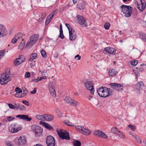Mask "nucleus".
I'll return each instance as SVG.
<instances>
[{"label": "nucleus", "instance_id": "nucleus-10", "mask_svg": "<svg viewBox=\"0 0 146 146\" xmlns=\"http://www.w3.org/2000/svg\"><path fill=\"white\" fill-rule=\"evenodd\" d=\"M46 142L48 146H54L55 145V139L52 136H48L46 138Z\"/></svg>", "mask_w": 146, "mask_h": 146}, {"label": "nucleus", "instance_id": "nucleus-42", "mask_svg": "<svg viewBox=\"0 0 146 146\" xmlns=\"http://www.w3.org/2000/svg\"><path fill=\"white\" fill-rule=\"evenodd\" d=\"M41 53L42 57H46V52L44 50H41Z\"/></svg>", "mask_w": 146, "mask_h": 146}, {"label": "nucleus", "instance_id": "nucleus-38", "mask_svg": "<svg viewBox=\"0 0 146 146\" xmlns=\"http://www.w3.org/2000/svg\"><path fill=\"white\" fill-rule=\"evenodd\" d=\"M18 59L20 61H22V62H24L25 60V58L24 56L22 55H20L19 56Z\"/></svg>", "mask_w": 146, "mask_h": 146}, {"label": "nucleus", "instance_id": "nucleus-23", "mask_svg": "<svg viewBox=\"0 0 146 146\" xmlns=\"http://www.w3.org/2000/svg\"><path fill=\"white\" fill-rule=\"evenodd\" d=\"M117 72L114 69H110L109 70L108 74L110 76H115L117 74Z\"/></svg>", "mask_w": 146, "mask_h": 146}, {"label": "nucleus", "instance_id": "nucleus-41", "mask_svg": "<svg viewBox=\"0 0 146 146\" xmlns=\"http://www.w3.org/2000/svg\"><path fill=\"white\" fill-rule=\"evenodd\" d=\"M110 26V24L108 22L106 23L104 25V27L106 29H109Z\"/></svg>", "mask_w": 146, "mask_h": 146}, {"label": "nucleus", "instance_id": "nucleus-17", "mask_svg": "<svg viewBox=\"0 0 146 146\" xmlns=\"http://www.w3.org/2000/svg\"><path fill=\"white\" fill-rule=\"evenodd\" d=\"M26 142L27 140L25 137L24 136H21L18 139L17 144L19 145H23L26 143Z\"/></svg>", "mask_w": 146, "mask_h": 146}, {"label": "nucleus", "instance_id": "nucleus-4", "mask_svg": "<svg viewBox=\"0 0 146 146\" xmlns=\"http://www.w3.org/2000/svg\"><path fill=\"white\" fill-rule=\"evenodd\" d=\"M76 19L78 23L83 27H86L88 25V21L83 17L79 15L76 16Z\"/></svg>", "mask_w": 146, "mask_h": 146}, {"label": "nucleus", "instance_id": "nucleus-64", "mask_svg": "<svg viewBox=\"0 0 146 146\" xmlns=\"http://www.w3.org/2000/svg\"><path fill=\"white\" fill-rule=\"evenodd\" d=\"M36 88H35L34 89L33 91H31V93L32 94H35L36 92Z\"/></svg>", "mask_w": 146, "mask_h": 146}, {"label": "nucleus", "instance_id": "nucleus-51", "mask_svg": "<svg viewBox=\"0 0 146 146\" xmlns=\"http://www.w3.org/2000/svg\"><path fill=\"white\" fill-rule=\"evenodd\" d=\"M69 7V5L68 4L66 5H64L62 8H61V9L63 10H64L65 9H68Z\"/></svg>", "mask_w": 146, "mask_h": 146}, {"label": "nucleus", "instance_id": "nucleus-24", "mask_svg": "<svg viewBox=\"0 0 146 146\" xmlns=\"http://www.w3.org/2000/svg\"><path fill=\"white\" fill-rule=\"evenodd\" d=\"M44 120L50 121L54 119L53 116L51 115H48L45 114Z\"/></svg>", "mask_w": 146, "mask_h": 146}, {"label": "nucleus", "instance_id": "nucleus-58", "mask_svg": "<svg viewBox=\"0 0 146 146\" xmlns=\"http://www.w3.org/2000/svg\"><path fill=\"white\" fill-rule=\"evenodd\" d=\"M38 78H39V81H41L42 79L45 80L47 79V77L46 76H44L41 77H38Z\"/></svg>", "mask_w": 146, "mask_h": 146}, {"label": "nucleus", "instance_id": "nucleus-27", "mask_svg": "<svg viewBox=\"0 0 146 146\" xmlns=\"http://www.w3.org/2000/svg\"><path fill=\"white\" fill-rule=\"evenodd\" d=\"M73 144L74 146H81V143L79 141L74 140L73 141Z\"/></svg>", "mask_w": 146, "mask_h": 146}, {"label": "nucleus", "instance_id": "nucleus-13", "mask_svg": "<svg viewBox=\"0 0 146 146\" xmlns=\"http://www.w3.org/2000/svg\"><path fill=\"white\" fill-rule=\"evenodd\" d=\"M69 39L70 40L73 41L76 39L77 37L76 33V31L71 28V31L69 30Z\"/></svg>", "mask_w": 146, "mask_h": 146}, {"label": "nucleus", "instance_id": "nucleus-40", "mask_svg": "<svg viewBox=\"0 0 146 146\" xmlns=\"http://www.w3.org/2000/svg\"><path fill=\"white\" fill-rule=\"evenodd\" d=\"M64 123L65 124H66L67 125L71 126H74V125L72 123L66 120L64 121Z\"/></svg>", "mask_w": 146, "mask_h": 146}, {"label": "nucleus", "instance_id": "nucleus-12", "mask_svg": "<svg viewBox=\"0 0 146 146\" xmlns=\"http://www.w3.org/2000/svg\"><path fill=\"white\" fill-rule=\"evenodd\" d=\"M110 86L112 88H113L118 91H120L123 90V87L122 85L117 83H111Z\"/></svg>", "mask_w": 146, "mask_h": 146}, {"label": "nucleus", "instance_id": "nucleus-52", "mask_svg": "<svg viewBox=\"0 0 146 146\" xmlns=\"http://www.w3.org/2000/svg\"><path fill=\"white\" fill-rule=\"evenodd\" d=\"M137 70V69H135L133 70L136 76H139L140 75V74L138 72V70Z\"/></svg>", "mask_w": 146, "mask_h": 146}, {"label": "nucleus", "instance_id": "nucleus-9", "mask_svg": "<svg viewBox=\"0 0 146 146\" xmlns=\"http://www.w3.org/2000/svg\"><path fill=\"white\" fill-rule=\"evenodd\" d=\"M85 86L86 89L90 91V93L94 94V89L92 82L90 81H87L85 83Z\"/></svg>", "mask_w": 146, "mask_h": 146}, {"label": "nucleus", "instance_id": "nucleus-2", "mask_svg": "<svg viewBox=\"0 0 146 146\" xmlns=\"http://www.w3.org/2000/svg\"><path fill=\"white\" fill-rule=\"evenodd\" d=\"M121 12L125 14V17H130L132 13L133 8L129 6L123 5L120 6Z\"/></svg>", "mask_w": 146, "mask_h": 146}, {"label": "nucleus", "instance_id": "nucleus-25", "mask_svg": "<svg viewBox=\"0 0 146 146\" xmlns=\"http://www.w3.org/2000/svg\"><path fill=\"white\" fill-rule=\"evenodd\" d=\"M91 132V131L90 130L85 129L84 127V129L82 133L83 134L87 135H89L90 134Z\"/></svg>", "mask_w": 146, "mask_h": 146}, {"label": "nucleus", "instance_id": "nucleus-56", "mask_svg": "<svg viewBox=\"0 0 146 146\" xmlns=\"http://www.w3.org/2000/svg\"><path fill=\"white\" fill-rule=\"evenodd\" d=\"M59 37L62 39L64 38V36L63 34V31H62L61 33V32L60 31Z\"/></svg>", "mask_w": 146, "mask_h": 146}, {"label": "nucleus", "instance_id": "nucleus-1", "mask_svg": "<svg viewBox=\"0 0 146 146\" xmlns=\"http://www.w3.org/2000/svg\"><path fill=\"white\" fill-rule=\"evenodd\" d=\"M111 89L106 87H101L99 88L97 92L99 96L101 97L106 98L110 95Z\"/></svg>", "mask_w": 146, "mask_h": 146}, {"label": "nucleus", "instance_id": "nucleus-35", "mask_svg": "<svg viewBox=\"0 0 146 146\" xmlns=\"http://www.w3.org/2000/svg\"><path fill=\"white\" fill-rule=\"evenodd\" d=\"M52 18L50 17L49 16L47 18L45 24L46 25H48L50 21H51Z\"/></svg>", "mask_w": 146, "mask_h": 146}, {"label": "nucleus", "instance_id": "nucleus-28", "mask_svg": "<svg viewBox=\"0 0 146 146\" xmlns=\"http://www.w3.org/2000/svg\"><path fill=\"white\" fill-rule=\"evenodd\" d=\"M22 63V61H20L18 58H16L14 61V65L15 66H17Z\"/></svg>", "mask_w": 146, "mask_h": 146}, {"label": "nucleus", "instance_id": "nucleus-45", "mask_svg": "<svg viewBox=\"0 0 146 146\" xmlns=\"http://www.w3.org/2000/svg\"><path fill=\"white\" fill-rule=\"evenodd\" d=\"M15 96L18 98H22L24 97V96L22 95V93H17Z\"/></svg>", "mask_w": 146, "mask_h": 146}, {"label": "nucleus", "instance_id": "nucleus-37", "mask_svg": "<svg viewBox=\"0 0 146 146\" xmlns=\"http://www.w3.org/2000/svg\"><path fill=\"white\" fill-rule=\"evenodd\" d=\"M101 132V131H96L94 132V135H96L99 137H100Z\"/></svg>", "mask_w": 146, "mask_h": 146}, {"label": "nucleus", "instance_id": "nucleus-8", "mask_svg": "<svg viewBox=\"0 0 146 146\" xmlns=\"http://www.w3.org/2000/svg\"><path fill=\"white\" fill-rule=\"evenodd\" d=\"M144 0H137V2L135 3V5L137 6V8L140 11H142L145 7L146 4Z\"/></svg>", "mask_w": 146, "mask_h": 146}, {"label": "nucleus", "instance_id": "nucleus-3", "mask_svg": "<svg viewBox=\"0 0 146 146\" xmlns=\"http://www.w3.org/2000/svg\"><path fill=\"white\" fill-rule=\"evenodd\" d=\"M39 35L38 34H35L32 35L30 38L25 48H29L31 47L35 44L38 39Z\"/></svg>", "mask_w": 146, "mask_h": 146}, {"label": "nucleus", "instance_id": "nucleus-34", "mask_svg": "<svg viewBox=\"0 0 146 146\" xmlns=\"http://www.w3.org/2000/svg\"><path fill=\"white\" fill-rule=\"evenodd\" d=\"M117 135L121 138L124 139L125 137L123 133L122 132H120L119 131H118V132L117 133Z\"/></svg>", "mask_w": 146, "mask_h": 146}, {"label": "nucleus", "instance_id": "nucleus-15", "mask_svg": "<svg viewBox=\"0 0 146 146\" xmlns=\"http://www.w3.org/2000/svg\"><path fill=\"white\" fill-rule=\"evenodd\" d=\"M64 100L66 103L74 106H76L78 104L76 101L68 97H65Z\"/></svg>", "mask_w": 146, "mask_h": 146}, {"label": "nucleus", "instance_id": "nucleus-31", "mask_svg": "<svg viewBox=\"0 0 146 146\" xmlns=\"http://www.w3.org/2000/svg\"><path fill=\"white\" fill-rule=\"evenodd\" d=\"M119 130L118 128L116 127H113L111 128V131L112 133L116 134Z\"/></svg>", "mask_w": 146, "mask_h": 146}, {"label": "nucleus", "instance_id": "nucleus-43", "mask_svg": "<svg viewBox=\"0 0 146 146\" xmlns=\"http://www.w3.org/2000/svg\"><path fill=\"white\" fill-rule=\"evenodd\" d=\"M5 50H1L0 51V56L2 58L5 54Z\"/></svg>", "mask_w": 146, "mask_h": 146}, {"label": "nucleus", "instance_id": "nucleus-39", "mask_svg": "<svg viewBox=\"0 0 146 146\" xmlns=\"http://www.w3.org/2000/svg\"><path fill=\"white\" fill-rule=\"evenodd\" d=\"M100 137L106 139L108 138V136L106 134L101 131Z\"/></svg>", "mask_w": 146, "mask_h": 146}, {"label": "nucleus", "instance_id": "nucleus-49", "mask_svg": "<svg viewBox=\"0 0 146 146\" xmlns=\"http://www.w3.org/2000/svg\"><path fill=\"white\" fill-rule=\"evenodd\" d=\"M56 11V10H54L50 14L49 16L53 18L55 14V12Z\"/></svg>", "mask_w": 146, "mask_h": 146}, {"label": "nucleus", "instance_id": "nucleus-57", "mask_svg": "<svg viewBox=\"0 0 146 146\" xmlns=\"http://www.w3.org/2000/svg\"><path fill=\"white\" fill-rule=\"evenodd\" d=\"M17 39L15 36L12 39L11 42L13 44L17 42Z\"/></svg>", "mask_w": 146, "mask_h": 146}, {"label": "nucleus", "instance_id": "nucleus-62", "mask_svg": "<svg viewBox=\"0 0 146 146\" xmlns=\"http://www.w3.org/2000/svg\"><path fill=\"white\" fill-rule=\"evenodd\" d=\"M32 81L33 82H37L39 81H40L39 80V78L38 77L37 79H33L32 80Z\"/></svg>", "mask_w": 146, "mask_h": 146}, {"label": "nucleus", "instance_id": "nucleus-7", "mask_svg": "<svg viewBox=\"0 0 146 146\" xmlns=\"http://www.w3.org/2000/svg\"><path fill=\"white\" fill-rule=\"evenodd\" d=\"M31 129L36 136L40 134L43 131L42 129L40 127L35 125H32Z\"/></svg>", "mask_w": 146, "mask_h": 146}, {"label": "nucleus", "instance_id": "nucleus-55", "mask_svg": "<svg viewBox=\"0 0 146 146\" xmlns=\"http://www.w3.org/2000/svg\"><path fill=\"white\" fill-rule=\"evenodd\" d=\"M25 106L23 105H21L20 104L19 108V110H25Z\"/></svg>", "mask_w": 146, "mask_h": 146}, {"label": "nucleus", "instance_id": "nucleus-21", "mask_svg": "<svg viewBox=\"0 0 146 146\" xmlns=\"http://www.w3.org/2000/svg\"><path fill=\"white\" fill-rule=\"evenodd\" d=\"M104 50L111 54H115V50L113 48L106 47L104 48Z\"/></svg>", "mask_w": 146, "mask_h": 146}, {"label": "nucleus", "instance_id": "nucleus-46", "mask_svg": "<svg viewBox=\"0 0 146 146\" xmlns=\"http://www.w3.org/2000/svg\"><path fill=\"white\" fill-rule=\"evenodd\" d=\"M138 63V61L137 60L132 61L131 62V64L133 66H135Z\"/></svg>", "mask_w": 146, "mask_h": 146}, {"label": "nucleus", "instance_id": "nucleus-30", "mask_svg": "<svg viewBox=\"0 0 146 146\" xmlns=\"http://www.w3.org/2000/svg\"><path fill=\"white\" fill-rule=\"evenodd\" d=\"M76 130L79 132L82 133L84 129V127L82 126L77 125L75 127Z\"/></svg>", "mask_w": 146, "mask_h": 146}, {"label": "nucleus", "instance_id": "nucleus-60", "mask_svg": "<svg viewBox=\"0 0 146 146\" xmlns=\"http://www.w3.org/2000/svg\"><path fill=\"white\" fill-rule=\"evenodd\" d=\"M22 102L23 104H24L29 106V104L28 102L26 100H23L22 101Z\"/></svg>", "mask_w": 146, "mask_h": 146}, {"label": "nucleus", "instance_id": "nucleus-32", "mask_svg": "<svg viewBox=\"0 0 146 146\" xmlns=\"http://www.w3.org/2000/svg\"><path fill=\"white\" fill-rule=\"evenodd\" d=\"M132 136L135 139V141L138 143H141V139L139 137L137 136L136 135H132Z\"/></svg>", "mask_w": 146, "mask_h": 146}, {"label": "nucleus", "instance_id": "nucleus-48", "mask_svg": "<svg viewBox=\"0 0 146 146\" xmlns=\"http://www.w3.org/2000/svg\"><path fill=\"white\" fill-rule=\"evenodd\" d=\"M28 93V91L26 89L24 90L23 92H22V95L24 96V97Z\"/></svg>", "mask_w": 146, "mask_h": 146}, {"label": "nucleus", "instance_id": "nucleus-63", "mask_svg": "<svg viewBox=\"0 0 146 146\" xmlns=\"http://www.w3.org/2000/svg\"><path fill=\"white\" fill-rule=\"evenodd\" d=\"M78 58L77 60H80L81 57L79 54H77L75 56L74 58Z\"/></svg>", "mask_w": 146, "mask_h": 146}, {"label": "nucleus", "instance_id": "nucleus-22", "mask_svg": "<svg viewBox=\"0 0 146 146\" xmlns=\"http://www.w3.org/2000/svg\"><path fill=\"white\" fill-rule=\"evenodd\" d=\"M37 56V54L36 53H34L31 54L29 56V61L30 62L33 61L36 58Z\"/></svg>", "mask_w": 146, "mask_h": 146}, {"label": "nucleus", "instance_id": "nucleus-50", "mask_svg": "<svg viewBox=\"0 0 146 146\" xmlns=\"http://www.w3.org/2000/svg\"><path fill=\"white\" fill-rule=\"evenodd\" d=\"M15 91L17 93H22V91L21 89L18 87H17L16 88Z\"/></svg>", "mask_w": 146, "mask_h": 146}, {"label": "nucleus", "instance_id": "nucleus-18", "mask_svg": "<svg viewBox=\"0 0 146 146\" xmlns=\"http://www.w3.org/2000/svg\"><path fill=\"white\" fill-rule=\"evenodd\" d=\"M49 90L51 95L53 97H55L56 95V93L54 85L53 84H49Z\"/></svg>", "mask_w": 146, "mask_h": 146}, {"label": "nucleus", "instance_id": "nucleus-20", "mask_svg": "<svg viewBox=\"0 0 146 146\" xmlns=\"http://www.w3.org/2000/svg\"><path fill=\"white\" fill-rule=\"evenodd\" d=\"M16 117L19 118L23 120H25L27 121H31L32 119L30 117H29L28 115H19L16 116Z\"/></svg>", "mask_w": 146, "mask_h": 146}, {"label": "nucleus", "instance_id": "nucleus-36", "mask_svg": "<svg viewBox=\"0 0 146 146\" xmlns=\"http://www.w3.org/2000/svg\"><path fill=\"white\" fill-rule=\"evenodd\" d=\"M23 35L22 33H17L15 35V37L17 39H20L22 38Z\"/></svg>", "mask_w": 146, "mask_h": 146}, {"label": "nucleus", "instance_id": "nucleus-47", "mask_svg": "<svg viewBox=\"0 0 146 146\" xmlns=\"http://www.w3.org/2000/svg\"><path fill=\"white\" fill-rule=\"evenodd\" d=\"M24 45L25 44L23 42H21L19 46V49L22 50L23 48Z\"/></svg>", "mask_w": 146, "mask_h": 146}, {"label": "nucleus", "instance_id": "nucleus-59", "mask_svg": "<svg viewBox=\"0 0 146 146\" xmlns=\"http://www.w3.org/2000/svg\"><path fill=\"white\" fill-rule=\"evenodd\" d=\"M46 15V14L45 12H43L42 13L41 17L42 19H44L45 18V16Z\"/></svg>", "mask_w": 146, "mask_h": 146}, {"label": "nucleus", "instance_id": "nucleus-29", "mask_svg": "<svg viewBox=\"0 0 146 146\" xmlns=\"http://www.w3.org/2000/svg\"><path fill=\"white\" fill-rule=\"evenodd\" d=\"M139 35L142 39L146 42V34L143 33H140Z\"/></svg>", "mask_w": 146, "mask_h": 146}, {"label": "nucleus", "instance_id": "nucleus-54", "mask_svg": "<svg viewBox=\"0 0 146 146\" xmlns=\"http://www.w3.org/2000/svg\"><path fill=\"white\" fill-rule=\"evenodd\" d=\"M13 131H11L13 133H15L17 132L18 131H19L20 130V128H17L16 129L15 128H14L13 129Z\"/></svg>", "mask_w": 146, "mask_h": 146}, {"label": "nucleus", "instance_id": "nucleus-16", "mask_svg": "<svg viewBox=\"0 0 146 146\" xmlns=\"http://www.w3.org/2000/svg\"><path fill=\"white\" fill-rule=\"evenodd\" d=\"M7 34V31L5 27L0 24V37H2Z\"/></svg>", "mask_w": 146, "mask_h": 146}, {"label": "nucleus", "instance_id": "nucleus-6", "mask_svg": "<svg viewBox=\"0 0 146 146\" xmlns=\"http://www.w3.org/2000/svg\"><path fill=\"white\" fill-rule=\"evenodd\" d=\"M1 78L0 84L1 85L7 84L10 80L9 76L6 73L3 74L1 75Z\"/></svg>", "mask_w": 146, "mask_h": 146}, {"label": "nucleus", "instance_id": "nucleus-11", "mask_svg": "<svg viewBox=\"0 0 146 146\" xmlns=\"http://www.w3.org/2000/svg\"><path fill=\"white\" fill-rule=\"evenodd\" d=\"M144 84L142 81H140L137 83L136 85V92L138 94H140V90H141L144 87Z\"/></svg>", "mask_w": 146, "mask_h": 146}, {"label": "nucleus", "instance_id": "nucleus-53", "mask_svg": "<svg viewBox=\"0 0 146 146\" xmlns=\"http://www.w3.org/2000/svg\"><path fill=\"white\" fill-rule=\"evenodd\" d=\"M25 77L26 78H29L30 76V73L29 72H26L25 75Z\"/></svg>", "mask_w": 146, "mask_h": 146}, {"label": "nucleus", "instance_id": "nucleus-61", "mask_svg": "<svg viewBox=\"0 0 146 146\" xmlns=\"http://www.w3.org/2000/svg\"><path fill=\"white\" fill-rule=\"evenodd\" d=\"M8 106L11 109H14L15 107L12 104H8Z\"/></svg>", "mask_w": 146, "mask_h": 146}, {"label": "nucleus", "instance_id": "nucleus-19", "mask_svg": "<svg viewBox=\"0 0 146 146\" xmlns=\"http://www.w3.org/2000/svg\"><path fill=\"white\" fill-rule=\"evenodd\" d=\"M86 3L83 1H79L77 4V7L80 9H83L86 7Z\"/></svg>", "mask_w": 146, "mask_h": 146}, {"label": "nucleus", "instance_id": "nucleus-33", "mask_svg": "<svg viewBox=\"0 0 146 146\" xmlns=\"http://www.w3.org/2000/svg\"><path fill=\"white\" fill-rule=\"evenodd\" d=\"M44 123V125L46 128L50 130H51L53 129V128L50 125L47 123Z\"/></svg>", "mask_w": 146, "mask_h": 146}, {"label": "nucleus", "instance_id": "nucleus-14", "mask_svg": "<svg viewBox=\"0 0 146 146\" xmlns=\"http://www.w3.org/2000/svg\"><path fill=\"white\" fill-rule=\"evenodd\" d=\"M64 100L66 103L74 106H76L78 104L76 101L68 97H65Z\"/></svg>", "mask_w": 146, "mask_h": 146}, {"label": "nucleus", "instance_id": "nucleus-26", "mask_svg": "<svg viewBox=\"0 0 146 146\" xmlns=\"http://www.w3.org/2000/svg\"><path fill=\"white\" fill-rule=\"evenodd\" d=\"M45 114H44L42 115H36V117L39 120H44Z\"/></svg>", "mask_w": 146, "mask_h": 146}, {"label": "nucleus", "instance_id": "nucleus-5", "mask_svg": "<svg viewBox=\"0 0 146 146\" xmlns=\"http://www.w3.org/2000/svg\"><path fill=\"white\" fill-rule=\"evenodd\" d=\"M57 132L60 137L63 139H66L67 140L70 139V137L68 134V132L65 131H62V130H57Z\"/></svg>", "mask_w": 146, "mask_h": 146}, {"label": "nucleus", "instance_id": "nucleus-44", "mask_svg": "<svg viewBox=\"0 0 146 146\" xmlns=\"http://www.w3.org/2000/svg\"><path fill=\"white\" fill-rule=\"evenodd\" d=\"M128 127H130L131 129V130L133 131H135L136 128V127L135 126H132L131 124L129 125H128Z\"/></svg>", "mask_w": 146, "mask_h": 146}]
</instances>
